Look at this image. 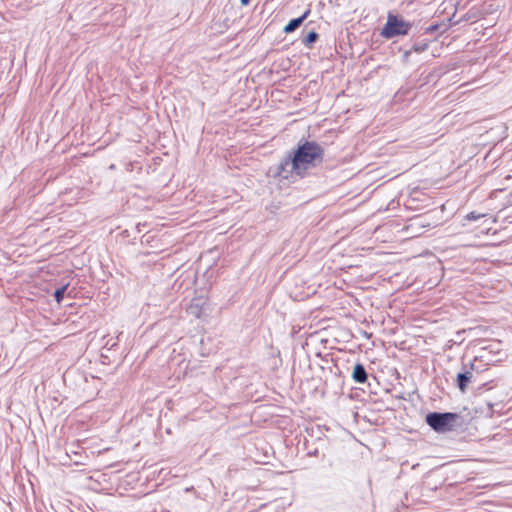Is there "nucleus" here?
Segmentation results:
<instances>
[{
  "label": "nucleus",
  "instance_id": "6",
  "mask_svg": "<svg viewBox=\"0 0 512 512\" xmlns=\"http://www.w3.org/2000/svg\"><path fill=\"white\" fill-rule=\"evenodd\" d=\"M471 378H472V373L471 372L459 373L458 374L457 382H458V387H459L461 392H465L466 391L467 385L471 381Z\"/></svg>",
  "mask_w": 512,
  "mask_h": 512
},
{
  "label": "nucleus",
  "instance_id": "4",
  "mask_svg": "<svg viewBox=\"0 0 512 512\" xmlns=\"http://www.w3.org/2000/svg\"><path fill=\"white\" fill-rule=\"evenodd\" d=\"M309 13H310V10H307L302 16L290 20L289 23L284 27L283 31L286 34L292 33L293 31H295L303 23V21L307 18Z\"/></svg>",
  "mask_w": 512,
  "mask_h": 512
},
{
  "label": "nucleus",
  "instance_id": "11",
  "mask_svg": "<svg viewBox=\"0 0 512 512\" xmlns=\"http://www.w3.org/2000/svg\"><path fill=\"white\" fill-rule=\"evenodd\" d=\"M240 1H241L242 5H247L250 2V0H240Z\"/></svg>",
  "mask_w": 512,
  "mask_h": 512
},
{
  "label": "nucleus",
  "instance_id": "10",
  "mask_svg": "<svg viewBox=\"0 0 512 512\" xmlns=\"http://www.w3.org/2000/svg\"><path fill=\"white\" fill-rule=\"evenodd\" d=\"M467 218L469 220H475V219H477V216H475L474 213H470L469 215H467Z\"/></svg>",
  "mask_w": 512,
  "mask_h": 512
},
{
  "label": "nucleus",
  "instance_id": "2",
  "mask_svg": "<svg viewBox=\"0 0 512 512\" xmlns=\"http://www.w3.org/2000/svg\"><path fill=\"white\" fill-rule=\"evenodd\" d=\"M411 29V24L405 21L401 16L389 13L387 16V22L381 29V36L390 39L396 36L407 35Z\"/></svg>",
  "mask_w": 512,
  "mask_h": 512
},
{
  "label": "nucleus",
  "instance_id": "8",
  "mask_svg": "<svg viewBox=\"0 0 512 512\" xmlns=\"http://www.w3.org/2000/svg\"><path fill=\"white\" fill-rule=\"evenodd\" d=\"M318 38V34L315 31H311L307 34V36L303 39V43L305 45H309L315 42Z\"/></svg>",
  "mask_w": 512,
  "mask_h": 512
},
{
  "label": "nucleus",
  "instance_id": "1",
  "mask_svg": "<svg viewBox=\"0 0 512 512\" xmlns=\"http://www.w3.org/2000/svg\"><path fill=\"white\" fill-rule=\"evenodd\" d=\"M324 159L323 147L315 141L299 144L278 166L277 174L283 179L292 175L305 177L309 171L321 164Z\"/></svg>",
  "mask_w": 512,
  "mask_h": 512
},
{
  "label": "nucleus",
  "instance_id": "7",
  "mask_svg": "<svg viewBox=\"0 0 512 512\" xmlns=\"http://www.w3.org/2000/svg\"><path fill=\"white\" fill-rule=\"evenodd\" d=\"M67 287L68 285H64L60 288H58L55 293H54V297H55V300L58 304H60L62 301H63V298H64V294L67 290Z\"/></svg>",
  "mask_w": 512,
  "mask_h": 512
},
{
  "label": "nucleus",
  "instance_id": "3",
  "mask_svg": "<svg viewBox=\"0 0 512 512\" xmlns=\"http://www.w3.org/2000/svg\"><path fill=\"white\" fill-rule=\"evenodd\" d=\"M458 419L456 413H429L426 416L427 424L437 432H447L453 430L455 422Z\"/></svg>",
  "mask_w": 512,
  "mask_h": 512
},
{
  "label": "nucleus",
  "instance_id": "9",
  "mask_svg": "<svg viewBox=\"0 0 512 512\" xmlns=\"http://www.w3.org/2000/svg\"><path fill=\"white\" fill-rule=\"evenodd\" d=\"M194 308H196V309H197V311H192V313H193V314H195V316H196V317H199V316H200V312H201L200 310H201V309L198 307V305L194 306V304H191V305L189 306V310H192V309H194Z\"/></svg>",
  "mask_w": 512,
  "mask_h": 512
},
{
  "label": "nucleus",
  "instance_id": "5",
  "mask_svg": "<svg viewBox=\"0 0 512 512\" xmlns=\"http://www.w3.org/2000/svg\"><path fill=\"white\" fill-rule=\"evenodd\" d=\"M352 378L354 379L355 382L357 383H365L367 381V373L365 371V368L362 364H356L354 366V370H353V373H352Z\"/></svg>",
  "mask_w": 512,
  "mask_h": 512
}]
</instances>
